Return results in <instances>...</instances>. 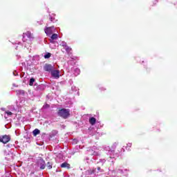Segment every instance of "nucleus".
Returning a JSON list of instances; mask_svg holds the SVG:
<instances>
[{"mask_svg":"<svg viewBox=\"0 0 177 177\" xmlns=\"http://www.w3.org/2000/svg\"><path fill=\"white\" fill-rule=\"evenodd\" d=\"M39 164H40V168L41 169H45V160L43 159L39 160Z\"/></svg>","mask_w":177,"mask_h":177,"instance_id":"423d86ee","label":"nucleus"},{"mask_svg":"<svg viewBox=\"0 0 177 177\" xmlns=\"http://www.w3.org/2000/svg\"><path fill=\"white\" fill-rule=\"evenodd\" d=\"M67 43L62 41V44H60L61 46H64Z\"/></svg>","mask_w":177,"mask_h":177,"instance_id":"5701e85b","label":"nucleus"},{"mask_svg":"<svg viewBox=\"0 0 177 177\" xmlns=\"http://www.w3.org/2000/svg\"><path fill=\"white\" fill-rule=\"evenodd\" d=\"M24 35L28 37V38H32V34H31V32H26V33H24Z\"/></svg>","mask_w":177,"mask_h":177,"instance_id":"9b49d317","label":"nucleus"},{"mask_svg":"<svg viewBox=\"0 0 177 177\" xmlns=\"http://www.w3.org/2000/svg\"><path fill=\"white\" fill-rule=\"evenodd\" d=\"M62 168H70V165L67 162H64L61 165Z\"/></svg>","mask_w":177,"mask_h":177,"instance_id":"f8f14e48","label":"nucleus"},{"mask_svg":"<svg viewBox=\"0 0 177 177\" xmlns=\"http://www.w3.org/2000/svg\"><path fill=\"white\" fill-rule=\"evenodd\" d=\"M66 46H67V44H65V46H62L64 48Z\"/></svg>","mask_w":177,"mask_h":177,"instance_id":"a878e982","label":"nucleus"},{"mask_svg":"<svg viewBox=\"0 0 177 177\" xmlns=\"http://www.w3.org/2000/svg\"><path fill=\"white\" fill-rule=\"evenodd\" d=\"M58 115L62 117V118H68V117H70V113L68 111H59Z\"/></svg>","mask_w":177,"mask_h":177,"instance_id":"7ed1b4c3","label":"nucleus"},{"mask_svg":"<svg viewBox=\"0 0 177 177\" xmlns=\"http://www.w3.org/2000/svg\"><path fill=\"white\" fill-rule=\"evenodd\" d=\"M118 172H119V174H124V171L121 169H119Z\"/></svg>","mask_w":177,"mask_h":177,"instance_id":"393cba45","label":"nucleus"},{"mask_svg":"<svg viewBox=\"0 0 177 177\" xmlns=\"http://www.w3.org/2000/svg\"><path fill=\"white\" fill-rule=\"evenodd\" d=\"M106 150L109 151L108 154H111V153H114V150H110L109 147L106 148Z\"/></svg>","mask_w":177,"mask_h":177,"instance_id":"f3484780","label":"nucleus"},{"mask_svg":"<svg viewBox=\"0 0 177 177\" xmlns=\"http://www.w3.org/2000/svg\"><path fill=\"white\" fill-rule=\"evenodd\" d=\"M89 122H90L91 125H95V124H96V118H91L89 119Z\"/></svg>","mask_w":177,"mask_h":177,"instance_id":"6e6552de","label":"nucleus"},{"mask_svg":"<svg viewBox=\"0 0 177 177\" xmlns=\"http://www.w3.org/2000/svg\"><path fill=\"white\" fill-rule=\"evenodd\" d=\"M13 74H14V75H16V73L15 72L13 73Z\"/></svg>","mask_w":177,"mask_h":177,"instance_id":"c85d7f7f","label":"nucleus"},{"mask_svg":"<svg viewBox=\"0 0 177 177\" xmlns=\"http://www.w3.org/2000/svg\"><path fill=\"white\" fill-rule=\"evenodd\" d=\"M50 56H51V54L50 53H48L47 54H46L44 55V58L45 59H49V57H50Z\"/></svg>","mask_w":177,"mask_h":177,"instance_id":"2eb2a0df","label":"nucleus"},{"mask_svg":"<svg viewBox=\"0 0 177 177\" xmlns=\"http://www.w3.org/2000/svg\"><path fill=\"white\" fill-rule=\"evenodd\" d=\"M59 74H60V71L57 70L51 71V75L53 77H54V78H59L60 77Z\"/></svg>","mask_w":177,"mask_h":177,"instance_id":"20e7f679","label":"nucleus"},{"mask_svg":"<svg viewBox=\"0 0 177 177\" xmlns=\"http://www.w3.org/2000/svg\"><path fill=\"white\" fill-rule=\"evenodd\" d=\"M47 167L48 168V169H51L52 168V165L50 164V162H48L47 163Z\"/></svg>","mask_w":177,"mask_h":177,"instance_id":"a211bd4d","label":"nucleus"},{"mask_svg":"<svg viewBox=\"0 0 177 177\" xmlns=\"http://www.w3.org/2000/svg\"><path fill=\"white\" fill-rule=\"evenodd\" d=\"M132 146V143H128L127 144V149H128L129 150V147H131ZM129 147V148H128Z\"/></svg>","mask_w":177,"mask_h":177,"instance_id":"412c9836","label":"nucleus"},{"mask_svg":"<svg viewBox=\"0 0 177 177\" xmlns=\"http://www.w3.org/2000/svg\"><path fill=\"white\" fill-rule=\"evenodd\" d=\"M59 111H70V110L66 109H59Z\"/></svg>","mask_w":177,"mask_h":177,"instance_id":"aec40b11","label":"nucleus"},{"mask_svg":"<svg viewBox=\"0 0 177 177\" xmlns=\"http://www.w3.org/2000/svg\"><path fill=\"white\" fill-rule=\"evenodd\" d=\"M93 156H97V152L96 151H94L93 153Z\"/></svg>","mask_w":177,"mask_h":177,"instance_id":"b1692460","label":"nucleus"},{"mask_svg":"<svg viewBox=\"0 0 177 177\" xmlns=\"http://www.w3.org/2000/svg\"><path fill=\"white\" fill-rule=\"evenodd\" d=\"M13 113H12L11 111H8V112H5L4 113V117L5 118H8V117H10V115H12Z\"/></svg>","mask_w":177,"mask_h":177,"instance_id":"1a4fd4ad","label":"nucleus"},{"mask_svg":"<svg viewBox=\"0 0 177 177\" xmlns=\"http://www.w3.org/2000/svg\"><path fill=\"white\" fill-rule=\"evenodd\" d=\"M51 21H52V18L50 19Z\"/></svg>","mask_w":177,"mask_h":177,"instance_id":"2f4dec72","label":"nucleus"},{"mask_svg":"<svg viewBox=\"0 0 177 177\" xmlns=\"http://www.w3.org/2000/svg\"><path fill=\"white\" fill-rule=\"evenodd\" d=\"M48 107H49V104H47L43 106V109H48Z\"/></svg>","mask_w":177,"mask_h":177,"instance_id":"4be33fe9","label":"nucleus"},{"mask_svg":"<svg viewBox=\"0 0 177 177\" xmlns=\"http://www.w3.org/2000/svg\"><path fill=\"white\" fill-rule=\"evenodd\" d=\"M10 153H8V156H12V153H10Z\"/></svg>","mask_w":177,"mask_h":177,"instance_id":"bb28decb","label":"nucleus"},{"mask_svg":"<svg viewBox=\"0 0 177 177\" xmlns=\"http://www.w3.org/2000/svg\"><path fill=\"white\" fill-rule=\"evenodd\" d=\"M45 32L47 35H52L55 32V26L46 27L44 29Z\"/></svg>","mask_w":177,"mask_h":177,"instance_id":"f257e3e1","label":"nucleus"},{"mask_svg":"<svg viewBox=\"0 0 177 177\" xmlns=\"http://www.w3.org/2000/svg\"><path fill=\"white\" fill-rule=\"evenodd\" d=\"M109 161L111 162V164H114V158L109 157Z\"/></svg>","mask_w":177,"mask_h":177,"instance_id":"dca6fc26","label":"nucleus"},{"mask_svg":"<svg viewBox=\"0 0 177 177\" xmlns=\"http://www.w3.org/2000/svg\"><path fill=\"white\" fill-rule=\"evenodd\" d=\"M104 161H105L104 160H102L103 162H104Z\"/></svg>","mask_w":177,"mask_h":177,"instance_id":"c756f323","label":"nucleus"},{"mask_svg":"<svg viewBox=\"0 0 177 177\" xmlns=\"http://www.w3.org/2000/svg\"><path fill=\"white\" fill-rule=\"evenodd\" d=\"M17 93H22L23 95H24V91H23V90H18L17 91Z\"/></svg>","mask_w":177,"mask_h":177,"instance_id":"6ab92c4d","label":"nucleus"},{"mask_svg":"<svg viewBox=\"0 0 177 177\" xmlns=\"http://www.w3.org/2000/svg\"><path fill=\"white\" fill-rule=\"evenodd\" d=\"M10 141V136H6V135L0 136V142H1V143L6 144Z\"/></svg>","mask_w":177,"mask_h":177,"instance_id":"f03ea898","label":"nucleus"},{"mask_svg":"<svg viewBox=\"0 0 177 177\" xmlns=\"http://www.w3.org/2000/svg\"><path fill=\"white\" fill-rule=\"evenodd\" d=\"M40 132H41V131H39V129H35L32 131V133H33V135H34L35 136H37V135H39Z\"/></svg>","mask_w":177,"mask_h":177,"instance_id":"9d476101","label":"nucleus"},{"mask_svg":"<svg viewBox=\"0 0 177 177\" xmlns=\"http://www.w3.org/2000/svg\"><path fill=\"white\" fill-rule=\"evenodd\" d=\"M44 70L45 71H52V70H53V66L50 64H46L44 66Z\"/></svg>","mask_w":177,"mask_h":177,"instance_id":"39448f33","label":"nucleus"},{"mask_svg":"<svg viewBox=\"0 0 177 177\" xmlns=\"http://www.w3.org/2000/svg\"><path fill=\"white\" fill-rule=\"evenodd\" d=\"M77 71H80V70H79V69H77Z\"/></svg>","mask_w":177,"mask_h":177,"instance_id":"7c9ffc66","label":"nucleus"},{"mask_svg":"<svg viewBox=\"0 0 177 177\" xmlns=\"http://www.w3.org/2000/svg\"><path fill=\"white\" fill-rule=\"evenodd\" d=\"M64 50H66V52H71V48L68 47V46H66L65 48H64Z\"/></svg>","mask_w":177,"mask_h":177,"instance_id":"4468645a","label":"nucleus"},{"mask_svg":"<svg viewBox=\"0 0 177 177\" xmlns=\"http://www.w3.org/2000/svg\"><path fill=\"white\" fill-rule=\"evenodd\" d=\"M97 170H98V171H100V167H98V168H97Z\"/></svg>","mask_w":177,"mask_h":177,"instance_id":"cd10ccee","label":"nucleus"},{"mask_svg":"<svg viewBox=\"0 0 177 177\" xmlns=\"http://www.w3.org/2000/svg\"><path fill=\"white\" fill-rule=\"evenodd\" d=\"M34 82H35V79L31 78V79L30 80L29 85H30V86H32V85H34Z\"/></svg>","mask_w":177,"mask_h":177,"instance_id":"ddd939ff","label":"nucleus"},{"mask_svg":"<svg viewBox=\"0 0 177 177\" xmlns=\"http://www.w3.org/2000/svg\"><path fill=\"white\" fill-rule=\"evenodd\" d=\"M58 37L59 36L56 33L52 35L51 39L50 40V42H51V44H53V40L54 39H57Z\"/></svg>","mask_w":177,"mask_h":177,"instance_id":"0eeeda50","label":"nucleus"}]
</instances>
